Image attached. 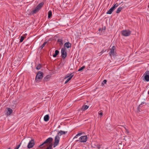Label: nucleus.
Wrapping results in <instances>:
<instances>
[{
	"instance_id": "ddd939ff",
	"label": "nucleus",
	"mask_w": 149,
	"mask_h": 149,
	"mask_svg": "<svg viewBox=\"0 0 149 149\" xmlns=\"http://www.w3.org/2000/svg\"><path fill=\"white\" fill-rule=\"evenodd\" d=\"M64 47L67 48L70 47H72V45L69 42H66L64 45Z\"/></svg>"
},
{
	"instance_id": "39448f33",
	"label": "nucleus",
	"mask_w": 149,
	"mask_h": 149,
	"mask_svg": "<svg viewBox=\"0 0 149 149\" xmlns=\"http://www.w3.org/2000/svg\"><path fill=\"white\" fill-rule=\"evenodd\" d=\"M131 32L130 30H123L122 31V34L125 36H129L131 34Z\"/></svg>"
},
{
	"instance_id": "f704fd0d",
	"label": "nucleus",
	"mask_w": 149,
	"mask_h": 149,
	"mask_svg": "<svg viewBox=\"0 0 149 149\" xmlns=\"http://www.w3.org/2000/svg\"><path fill=\"white\" fill-rule=\"evenodd\" d=\"M105 29V27H104V29H101L100 28L99 29V30L100 31H102L103 30H104Z\"/></svg>"
},
{
	"instance_id": "58836bf2",
	"label": "nucleus",
	"mask_w": 149,
	"mask_h": 149,
	"mask_svg": "<svg viewBox=\"0 0 149 149\" xmlns=\"http://www.w3.org/2000/svg\"><path fill=\"white\" fill-rule=\"evenodd\" d=\"M142 104V103H141V104L140 105H139V107H140V106H141V104Z\"/></svg>"
},
{
	"instance_id": "cd10ccee",
	"label": "nucleus",
	"mask_w": 149,
	"mask_h": 149,
	"mask_svg": "<svg viewBox=\"0 0 149 149\" xmlns=\"http://www.w3.org/2000/svg\"><path fill=\"white\" fill-rule=\"evenodd\" d=\"M118 6V3H116L114 5V6L113 7H114V9H115V8Z\"/></svg>"
},
{
	"instance_id": "a878e982",
	"label": "nucleus",
	"mask_w": 149,
	"mask_h": 149,
	"mask_svg": "<svg viewBox=\"0 0 149 149\" xmlns=\"http://www.w3.org/2000/svg\"><path fill=\"white\" fill-rule=\"evenodd\" d=\"M85 68V66H83L78 70V71H80L82 70Z\"/></svg>"
},
{
	"instance_id": "4c0bfd02",
	"label": "nucleus",
	"mask_w": 149,
	"mask_h": 149,
	"mask_svg": "<svg viewBox=\"0 0 149 149\" xmlns=\"http://www.w3.org/2000/svg\"><path fill=\"white\" fill-rule=\"evenodd\" d=\"M69 81H68V79H67V80L65 81V84H67Z\"/></svg>"
},
{
	"instance_id": "bb28decb",
	"label": "nucleus",
	"mask_w": 149,
	"mask_h": 149,
	"mask_svg": "<svg viewBox=\"0 0 149 149\" xmlns=\"http://www.w3.org/2000/svg\"><path fill=\"white\" fill-rule=\"evenodd\" d=\"M24 39V37L23 36H22L21 37V38L20 39V42H23V40Z\"/></svg>"
},
{
	"instance_id": "f3484780",
	"label": "nucleus",
	"mask_w": 149,
	"mask_h": 149,
	"mask_svg": "<svg viewBox=\"0 0 149 149\" xmlns=\"http://www.w3.org/2000/svg\"><path fill=\"white\" fill-rule=\"evenodd\" d=\"M82 133H80L77 134L73 138V139L75 140V141L77 140L76 139H77L78 137L81 136Z\"/></svg>"
},
{
	"instance_id": "20e7f679",
	"label": "nucleus",
	"mask_w": 149,
	"mask_h": 149,
	"mask_svg": "<svg viewBox=\"0 0 149 149\" xmlns=\"http://www.w3.org/2000/svg\"><path fill=\"white\" fill-rule=\"evenodd\" d=\"M60 138L58 135H56L55 138L54 142L53 144L54 147L55 148L57 146L58 144Z\"/></svg>"
},
{
	"instance_id": "2f4dec72",
	"label": "nucleus",
	"mask_w": 149,
	"mask_h": 149,
	"mask_svg": "<svg viewBox=\"0 0 149 149\" xmlns=\"http://www.w3.org/2000/svg\"><path fill=\"white\" fill-rule=\"evenodd\" d=\"M99 114L100 115L101 117H102V116L103 113L102 112H101V111H100V112L99 113Z\"/></svg>"
},
{
	"instance_id": "7c9ffc66",
	"label": "nucleus",
	"mask_w": 149,
	"mask_h": 149,
	"mask_svg": "<svg viewBox=\"0 0 149 149\" xmlns=\"http://www.w3.org/2000/svg\"><path fill=\"white\" fill-rule=\"evenodd\" d=\"M21 144V143H20L19 145H18L14 149H18L19 147H20V145Z\"/></svg>"
},
{
	"instance_id": "0eeeda50",
	"label": "nucleus",
	"mask_w": 149,
	"mask_h": 149,
	"mask_svg": "<svg viewBox=\"0 0 149 149\" xmlns=\"http://www.w3.org/2000/svg\"><path fill=\"white\" fill-rule=\"evenodd\" d=\"M35 145V142L34 140L31 139L27 145L28 148H31L33 147Z\"/></svg>"
},
{
	"instance_id": "f257e3e1",
	"label": "nucleus",
	"mask_w": 149,
	"mask_h": 149,
	"mask_svg": "<svg viewBox=\"0 0 149 149\" xmlns=\"http://www.w3.org/2000/svg\"><path fill=\"white\" fill-rule=\"evenodd\" d=\"M43 74L42 72L39 71L36 74L35 78L36 82H39L43 77Z\"/></svg>"
},
{
	"instance_id": "473e14b6",
	"label": "nucleus",
	"mask_w": 149,
	"mask_h": 149,
	"mask_svg": "<svg viewBox=\"0 0 149 149\" xmlns=\"http://www.w3.org/2000/svg\"><path fill=\"white\" fill-rule=\"evenodd\" d=\"M58 41L60 43H61V44H62V40L61 39L58 40Z\"/></svg>"
},
{
	"instance_id": "72a5a7b5",
	"label": "nucleus",
	"mask_w": 149,
	"mask_h": 149,
	"mask_svg": "<svg viewBox=\"0 0 149 149\" xmlns=\"http://www.w3.org/2000/svg\"><path fill=\"white\" fill-rule=\"evenodd\" d=\"M44 144H45L46 145L45 143H44V142L42 144H41V145H40L39 146V147H41V146H42L44 145Z\"/></svg>"
},
{
	"instance_id": "412c9836",
	"label": "nucleus",
	"mask_w": 149,
	"mask_h": 149,
	"mask_svg": "<svg viewBox=\"0 0 149 149\" xmlns=\"http://www.w3.org/2000/svg\"><path fill=\"white\" fill-rule=\"evenodd\" d=\"M50 77V76L49 75H47L46 77L44 78V80L45 81L48 80Z\"/></svg>"
},
{
	"instance_id": "f03ea898",
	"label": "nucleus",
	"mask_w": 149,
	"mask_h": 149,
	"mask_svg": "<svg viewBox=\"0 0 149 149\" xmlns=\"http://www.w3.org/2000/svg\"><path fill=\"white\" fill-rule=\"evenodd\" d=\"M88 139V138L86 135H84L80 136L79 139L76 140L75 141L77 142L79 141L80 143L86 142Z\"/></svg>"
},
{
	"instance_id": "c85d7f7f",
	"label": "nucleus",
	"mask_w": 149,
	"mask_h": 149,
	"mask_svg": "<svg viewBox=\"0 0 149 149\" xmlns=\"http://www.w3.org/2000/svg\"><path fill=\"white\" fill-rule=\"evenodd\" d=\"M107 81L106 80H104L102 83V84L104 85V84H106L107 83Z\"/></svg>"
},
{
	"instance_id": "a211bd4d",
	"label": "nucleus",
	"mask_w": 149,
	"mask_h": 149,
	"mask_svg": "<svg viewBox=\"0 0 149 149\" xmlns=\"http://www.w3.org/2000/svg\"><path fill=\"white\" fill-rule=\"evenodd\" d=\"M49 117L48 115H45L44 118V120L45 121H47L49 120Z\"/></svg>"
},
{
	"instance_id": "f8f14e48",
	"label": "nucleus",
	"mask_w": 149,
	"mask_h": 149,
	"mask_svg": "<svg viewBox=\"0 0 149 149\" xmlns=\"http://www.w3.org/2000/svg\"><path fill=\"white\" fill-rule=\"evenodd\" d=\"M72 74L73 73H72L70 74H68L65 76L64 79H66L68 78L67 79L69 81L73 76V75Z\"/></svg>"
},
{
	"instance_id": "4be33fe9",
	"label": "nucleus",
	"mask_w": 149,
	"mask_h": 149,
	"mask_svg": "<svg viewBox=\"0 0 149 149\" xmlns=\"http://www.w3.org/2000/svg\"><path fill=\"white\" fill-rule=\"evenodd\" d=\"M122 9V7H120L118 8L117 9V10H116V13H119L120 12V11Z\"/></svg>"
},
{
	"instance_id": "6ab92c4d",
	"label": "nucleus",
	"mask_w": 149,
	"mask_h": 149,
	"mask_svg": "<svg viewBox=\"0 0 149 149\" xmlns=\"http://www.w3.org/2000/svg\"><path fill=\"white\" fill-rule=\"evenodd\" d=\"M89 107L87 105H83L81 108V110L83 111H84L88 109Z\"/></svg>"
},
{
	"instance_id": "423d86ee",
	"label": "nucleus",
	"mask_w": 149,
	"mask_h": 149,
	"mask_svg": "<svg viewBox=\"0 0 149 149\" xmlns=\"http://www.w3.org/2000/svg\"><path fill=\"white\" fill-rule=\"evenodd\" d=\"M61 56L62 58L64 59L67 56V53L65 51V49L62 48L61 49Z\"/></svg>"
},
{
	"instance_id": "aec40b11",
	"label": "nucleus",
	"mask_w": 149,
	"mask_h": 149,
	"mask_svg": "<svg viewBox=\"0 0 149 149\" xmlns=\"http://www.w3.org/2000/svg\"><path fill=\"white\" fill-rule=\"evenodd\" d=\"M59 53V52L58 50H56L55 51V54L53 55V56L54 57H56V56Z\"/></svg>"
},
{
	"instance_id": "7ed1b4c3",
	"label": "nucleus",
	"mask_w": 149,
	"mask_h": 149,
	"mask_svg": "<svg viewBox=\"0 0 149 149\" xmlns=\"http://www.w3.org/2000/svg\"><path fill=\"white\" fill-rule=\"evenodd\" d=\"M44 5L43 2H41L36 7V8L34 10H33V13H35L38 12L39 10L42 8V6Z\"/></svg>"
},
{
	"instance_id": "5701e85b",
	"label": "nucleus",
	"mask_w": 149,
	"mask_h": 149,
	"mask_svg": "<svg viewBox=\"0 0 149 149\" xmlns=\"http://www.w3.org/2000/svg\"><path fill=\"white\" fill-rule=\"evenodd\" d=\"M52 144H51L49 145H46V146H47V147L46 149H52Z\"/></svg>"
},
{
	"instance_id": "393cba45",
	"label": "nucleus",
	"mask_w": 149,
	"mask_h": 149,
	"mask_svg": "<svg viewBox=\"0 0 149 149\" xmlns=\"http://www.w3.org/2000/svg\"><path fill=\"white\" fill-rule=\"evenodd\" d=\"M47 42H45L43 44L40 46V48H41V49H42L45 46V45L47 44Z\"/></svg>"
},
{
	"instance_id": "b1692460",
	"label": "nucleus",
	"mask_w": 149,
	"mask_h": 149,
	"mask_svg": "<svg viewBox=\"0 0 149 149\" xmlns=\"http://www.w3.org/2000/svg\"><path fill=\"white\" fill-rule=\"evenodd\" d=\"M52 12L51 10H49L48 13V17L50 18L52 16Z\"/></svg>"
},
{
	"instance_id": "c756f323",
	"label": "nucleus",
	"mask_w": 149,
	"mask_h": 149,
	"mask_svg": "<svg viewBox=\"0 0 149 149\" xmlns=\"http://www.w3.org/2000/svg\"><path fill=\"white\" fill-rule=\"evenodd\" d=\"M41 67V65H39L36 67V68L37 70H39L40 69Z\"/></svg>"
},
{
	"instance_id": "a19ab883",
	"label": "nucleus",
	"mask_w": 149,
	"mask_h": 149,
	"mask_svg": "<svg viewBox=\"0 0 149 149\" xmlns=\"http://www.w3.org/2000/svg\"><path fill=\"white\" fill-rule=\"evenodd\" d=\"M148 8H149V5H148Z\"/></svg>"
},
{
	"instance_id": "1a4fd4ad",
	"label": "nucleus",
	"mask_w": 149,
	"mask_h": 149,
	"mask_svg": "<svg viewBox=\"0 0 149 149\" xmlns=\"http://www.w3.org/2000/svg\"><path fill=\"white\" fill-rule=\"evenodd\" d=\"M116 47L115 46H113L111 49V51L109 52V54L110 56H114L116 54V52L114 51V50Z\"/></svg>"
},
{
	"instance_id": "c9c22d12",
	"label": "nucleus",
	"mask_w": 149,
	"mask_h": 149,
	"mask_svg": "<svg viewBox=\"0 0 149 149\" xmlns=\"http://www.w3.org/2000/svg\"><path fill=\"white\" fill-rule=\"evenodd\" d=\"M96 147H97V149H99L100 148V145H97L96 146Z\"/></svg>"
},
{
	"instance_id": "ea45409f",
	"label": "nucleus",
	"mask_w": 149,
	"mask_h": 149,
	"mask_svg": "<svg viewBox=\"0 0 149 149\" xmlns=\"http://www.w3.org/2000/svg\"><path fill=\"white\" fill-rule=\"evenodd\" d=\"M148 94H149V91H148Z\"/></svg>"
},
{
	"instance_id": "e433bc0d",
	"label": "nucleus",
	"mask_w": 149,
	"mask_h": 149,
	"mask_svg": "<svg viewBox=\"0 0 149 149\" xmlns=\"http://www.w3.org/2000/svg\"><path fill=\"white\" fill-rule=\"evenodd\" d=\"M126 131V132H127V133H129V132L128 131V130L125 127H124Z\"/></svg>"
},
{
	"instance_id": "9d476101",
	"label": "nucleus",
	"mask_w": 149,
	"mask_h": 149,
	"mask_svg": "<svg viewBox=\"0 0 149 149\" xmlns=\"http://www.w3.org/2000/svg\"><path fill=\"white\" fill-rule=\"evenodd\" d=\"M145 73L146 74H143V76H145V79L147 81H149V71H146Z\"/></svg>"
},
{
	"instance_id": "9b49d317",
	"label": "nucleus",
	"mask_w": 149,
	"mask_h": 149,
	"mask_svg": "<svg viewBox=\"0 0 149 149\" xmlns=\"http://www.w3.org/2000/svg\"><path fill=\"white\" fill-rule=\"evenodd\" d=\"M72 74L73 73H72L70 74H68L65 76L64 79H66L68 78L67 79L69 81L73 76V75Z\"/></svg>"
},
{
	"instance_id": "79ce46f5",
	"label": "nucleus",
	"mask_w": 149,
	"mask_h": 149,
	"mask_svg": "<svg viewBox=\"0 0 149 149\" xmlns=\"http://www.w3.org/2000/svg\"><path fill=\"white\" fill-rule=\"evenodd\" d=\"M8 149H10V148H9Z\"/></svg>"
},
{
	"instance_id": "6e6552de",
	"label": "nucleus",
	"mask_w": 149,
	"mask_h": 149,
	"mask_svg": "<svg viewBox=\"0 0 149 149\" xmlns=\"http://www.w3.org/2000/svg\"><path fill=\"white\" fill-rule=\"evenodd\" d=\"M53 139L52 137H49L45 141L44 143H45L46 145H49L52 143Z\"/></svg>"
},
{
	"instance_id": "dca6fc26",
	"label": "nucleus",
	"mask_w": 149,
	"mask_h": 149,
	"mask_svg": "<svg viewBox=\"0 0 149 149\" xmlns=\"http://www.w3.org/2000/svg\"><path fill=\"white\" fill-rule=\"evenodd\" d=\"M67 132H65V131H60L58 133V135H59L61 136L63 134H65Z\"/></svg>"
},
{
	"instance_id": "4468645a",
	"label": "nucleus",
	"mask_w": 149,
	"mask_h": 149,
	"mask_svg": "<svg viewBox=\"0 0 149 149\" xmlns=\"http://www.w3.org/2000/svg\"><path fill=\"white\" fill-rule=\"evenodd\" d=\"M8 110V112L7 113V115L8 116L10 115L13 112V110L12 109L9 108H7Z\"/></svg>"
},
{
	"instance_id": "2eb2a0df",
	"label": "nucleus",
	"mask_w": 149,
	"mask_h": 149,
	"mask_svg": "<svg viewBox=\"0 0 149 149\" xmlns=\"http://www.w3.org/2000/svg\"><path fill=\"white\" fill-rule=\"evenodd\" d=\"M114 7H112L107 12V14H111L112 13L113 11L115 10L114 9Z\"/></svg>"
}]
</instances>
